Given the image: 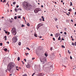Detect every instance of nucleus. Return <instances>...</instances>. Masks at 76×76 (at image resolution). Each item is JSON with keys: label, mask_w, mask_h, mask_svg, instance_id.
<instances>
[{"label": "nucleus", "mask_w": 76, "mask_h": 76, "mask_svg": "<svg viewBox=\"0 0 76 76\" xmlns=\"http://www.w3.org/2000/svg\"><path fill=\"white\" fill-rule=\"evenodd\" d=\"M14 66H15V63L13 62H10L7 66V69L9 71L14 67Z\"/></svg>", "instance_id": "nucleus-1"}, {"label": "nucleus", "mask_w": 76, "mask_h": 76, "mask_svg": "<svg viewBox=\"0 0 76 76\" xmlns=\"http://www.w3.org/2000/svg\"><path fill=\"white\" fill-rule=\"evenodd\" d=\"M23 7L26 10H28L29 9V6H28V4L26 2H23Z\"/></svg>", "instance_id": "nucleus-2"}, {"label": "nucleus", "mask_w": 76, "mask_h": 76, "mask_svg": "<svg viewBox=\"0 0 76 76\" xmlns=\"http://www.w3.org/2000/svg\"><path fill=\"white\" fill-rule=\"evenodd\" d=\"M12 32L14 35H15L16 34V28H13L12 30Z\"/></svg>", "instance_id": "nucleus-3"}, {"label": "nucleus", "mask_w": 76, "mask_h": 76, "mask_svg": "<svg viewBox=\"0 0 76 76\" xmlns=\"http://www.w3.org/2000/svg\"><path fill=\"white\" fill-rule=\"evenodd\" d=\"M40 10L39 8H36L34 10V12L35 13H37L39 11H40Z\"/></svg>", "instance_id": "nucleus-4"}, {"label": "nucleus", "mask_w": 76, "mask_h": 76, "mask_svg": "<svg viewBox=\"0 0 76 76\" xmlns=\"http://www.w3.org/2000/svg\"><path fill=\"white\" fill-rule=\"evenodd\" d=\"M12 40L14 42H17V41H18V38L14 36Z\"/></svg>", "instance_id": "nucleus-5"}, {"label": "nucleus", "mask_w": 76, "mask_h": 76, "mask_svg": "<svg viewBox=\"0 0 76 76\" xmlns=\"http://www.w3.org/2000/svg\"><path fill=\"white\" fill-rule=\"evenodd\" d=\"M26 66L27 68H28V69H29L31 67V65L29 64V63H28L26 65Z\"/></svg>", "instance_id": "nucleus-6"}, {"label": "nucleus", "mask_w": 76, "mask_h": 76, "mask_svg": "<svg viewBox=\"0 0 76 76\" xmlns=\"http://www.w3.org/2000/svg\"><path fill=\"white\" fill-rule=\"evenodd\" d=\"M41 62H43V61H46V58H45L42 59V60H40Z\"/></svg>", "instance_id": "nucleus-7"}, {"label": "nucleus", "mask_w": 76, "mask_h": 76, "mask_svg": "<svg viewBox=\"0 0 76 76\" xmlns=\"http://www.w3.org/2000/svg\"><path fill=\"white\" fill-rule=\"evenodd\" d=\"M58 34H57V33H56L55 34V37H58Z\"/></svg>", "instance_id": "nucleus-8"}, {"label": "nucleus", "mask_w": 76, "mask_h": 76, "mask_svg": "<svg viewBox=\"0 0 76 76\" xmlns=\"http://www.w3.org/2000/svg\"><path fill=\"white\" fill-rule=\"evenodd\" d=\"M6 38H7V36H5L4 37V40H6L7 39Z\"/></svg>", "instance_id": "nucleus-9"}, {"label": "nucleus", "mask_w": 76, "mask_h": 76, "mask_svg": "<svg viewBox=\"0 0 76 76\" xmlns=\"http://www.w3.org/2000/svg\"><path fill=\"white\" fill-rule=\"evenodd\" d=\"M42 23H39V24L38 25V26H39V27L41 26H42Z\"/></svg>", "instance_id": "nucleus-10"}, {"label": "nucleus", "mask_w": 76, "mask_h": 76, "mask_svg": "<svg viewBox=\"0 0 76 76\" xmlns=\"http://www.w3.org/2000/svg\"><path fill=\"white\" fill-rule=\"evenodd\" d=\"M4 32H5V33H6V34H7V33H8V31H6L5 30H4Z\"/></svg>", "instance_id": "nucleus-11"}, {"label": "nucleus", "mask_w": 76, "mask_h": 76, "mask_svg": "<svg viewBox=\"0 0 76 76\" xmlns=\"http://www.w3.org/2000/svg\"><path fill=\"white\" fill-rule=\"evenodd\" d=\"M41 18H42V19L43 21H44L45 18H44V17H43V16H42Z\"/></svg>", "instance_id": "nucleus-12"}, {"label": "nucleus", "mask_w": 76, "mask_h": 76, "mask_svg": "<svg viewBox=\"0 0 76 76\" xmlns=\"http://www.w3.org/2000/svg\"><path fill=\"white\" fill-rule=\"evenodd\" d=\"M15 11L16 12H18V10H17L16 9V8H15Z\"/></svg>", "instance_id": "nucleus-13"}, {"label": "nucleus", "mask_w": 76, "mask_h": 76, "mask_svg": "<svg viewBox=\"0 0 76 76\" xmlns=\"http://www.w3.org/2000/svg\"><path fill=\"white\" fill-rule=\"evenodd\" d=\"M4 51H7V48L4 49Z\"/></svg>", "instance_id": "nucleus-14"}, {"label": "nucleus", "mask_w": 76, "mask_h": 76, "mask_svg": "<svg viewBox=\"0 0 76 76\" xmlns=\"http://www.w3.org/2000/svg\"><path fill=\"white\" fill-rule=\"evenodd\" d=\"M26 25L28 26H30V24H29V23H27Z\"/></svg>", "instance_id": "nucleus-15"}, {"label": "nucleus", "mask_w": 76, "mask_h": 76, "mask_svg": "<svg viewBox=\"0 0 76 76\" xmlns=\"http://www.w3.org/2000/svg\"><path fill=\"white\" fill-rule=\"evenodd\" d=\"M61 47H62V48H65V47H64V45H62Z\"/></svg>", "instance_id": "nucleus-16"}, {"label": "nucleus", "mask_w": 76, "mask_h": 76, "mask_svg": "<svg viewBox=\"0 0 76 76\" xmlns=\"http://www.w3.org/2000/svg\"><path fill=\"white\" fill-rule=\"evenodd\" d=\"M68 53H69V54H70V53H71V52H70V51L69 50H68Z\"/></svg>", "instance_id": "nucleus-17"}, {"label": "nucleus", "mask_w": 76, "mask_h": 76, "mask_svg": "<svg viewBox=\"0 0 76 76\" xmlns=\"http://www.w3.org/2000/svg\"><path fill=\"white\" fill-rule=\"evenodd\" d=\"M34 37H37V34H34Z\"/></svg>", "instance_id": "nucleus-18"}, {"label": "nucleus", "mask_w": 76, "mask_h": 76, "mask_svg": "<svg viewBox=\"0 0 76 76\" xmlns=\"http://www.w3.org/2000/svg\"><path fill=\"white\" fill-rule=\"evenodd\" d=\"M26 49L27 50H28L29 51H30V50H31L30 49H29V48H28V47H27L26 48Z\"/></svg>", "instance_id": "nucleus-19"}, {"label": "nucleus", "mask_w": 76, "mask_h": 76, "mask_svg": "<svg viewBox=\"0 0 76 76\" xmlns=\"http://www.w3.org/2000/svg\"><path fill=\"white\" fill-rule=\"evenodd\" d=\"M14 19H17V17L16 16H15L14 17Z\"/></svg>", "instance_id": "nucleus-20"}, {"label": "nucleus", "mask_w": 76, "mask_h": 76, "mask_svg": "<svg viewBox=\"0 0 76 76\" xmlns=\"http://www.w3.org/2000/svg\"><path fill=\"white\" fill-rule=\"evenodd\" d=\"M18 45H21V43L20 42H19L18 43Z\"/></svg>", "instance_id": "nucleus-21"}, {"label": "nucleus", "mask_w": 76, "mask_h": 76, "mask_svg": "<svg viewBox=\"0 0 76 76\" xmlns=\"http://www.w3.org/2000/svg\"><path fill=\"white\" fill-rule=\"evenodd\" d=\"M18 61H19L20 60V58L19 57H18Z\"/></svg>", "instance_id": "nucleus-22"}, {"label": "nucleus", "mask_w": 76, "mask_h": 76, "mask_svg": "<svg viewBox=\"0 0 76 76\" xmlns=\"http://www.w3.org/2000/svg\"><path fill=\"white\" fill-rule=\"evenodd\" d=\"M70 6H73V4H72V2H70Z\"/></svg>", "instance_id": "nucleus-23"}, {"label": "nucleus", "mask_w": 76, "mask_h": 76, "mask_svg": "<svg viewBox=\"0 0 76 76\" xmlns=\"http://www.w3.org/2000/svg\"><path fill=\"white\" fill-rule=\"evenodd\" d=\"M68 11H69V12H72V9H70L68 10Z\"/></svg>", "instance_id": "nucleus-24"}, {"label": "nucleus", "mask_w": 76, "mask_h": 76, "mask_svg": "<svg viewBox=\"0 0 76 76\" xmlns=\"http://www.w3.org/2000/svg\"><path fill=\"white\" fill-rule=\"evenodd\" d=\"M18 10H20V11H21V10H22V9L20 8H18Z\"/></svg>", "instance_id": "nucleus-25"}, {"label": "nucleus", "mask_w": 76, "mask_h": 76, "mask_svg": "<svg viewBox=\"0 0 76 76\" xmlns=\"http://www.w3.org/2000/svg\"><path fill=\"white\" fill-rule=\"evenodd\" d=\"M23 76H27V75L26 74H25L24 75H23Z\"/></svg>", "instance_id": "nucleus-26"}, {"label": "nucleus", "mask_w": 76, "mask_h": 76, "mask_svg": "<svg viewBox=\"0 0 76 76\" xmlns=\"http://www.w3.org/2000/svg\"><path fill=\"white\" fill-rule=\"evenodd\" d=\"M0 45L1 46H2V45H3V43H0Z\"/></svg>", "instance_id": "nucleus-27"}, {"label": "nucleus", "mask_w": 76, "mask_h": 76, "mask_svg": "<svg viewBox=\"0 0 76 76\" xmlns=\"http://www.w3.org/2000/svg\"><path fill=\"white\" fill-rule=\"evenodd\" d=\"M58 40H60V36L58 38Z\"/></svg>", "instance_id": "nucleus-28"}, {"label": "nucleus", "mask_w": 76, "mask_h": 76, "mask_svg": "<svg viewBox=\"0 0 76 76\" xmlns=\"http://www.w3.org/2000/svg\"><path fill=\"white\" fill-rule=\"evenodd\" d=\"M72 45H75V43H74L73 42L72 43Z\"/></svg>", "instance_id": "nucleus-29"}, {"label": "nucleus", "mask_w": 76, "mask_h": 76, "mask_svg": "<svg viewBox=\"0 0 76 76\" xmlns=\"http://www.w3.org/2000/svg\"><path fill=\"white\" fill-rule=\"evenodd\" d=\"M41 62L42 63V64H44V63H45V61H43V62Z\"/></svg>", "instance_id": "nucleus-30"}, {"label": "nucleus", "mask_w": 76, "mask_h": 76, "mask_svg": "<svg viewBox=\"0 0 76 76\" xmlns=\"http://www.w3.org/2000/svg\"><path fill=\"white\" fill-rule=\"evenodd\" d=\"M13 4H16V2H14L13 3Z\"/></svg>", "instance_id": "nucleus-31"}, {"label": "nucleus", "mask_w": 76, "mask_h": 76, "mask_svg": "<svg viewBox=\"0 0 76 76\" xmlns=\"http://www.w3.org/2000/svg\"><path fill=\"white\" fill-rule=\"evenodd\" d=\"M24 26H25V25H23V24H22L21 26V27H24Z\"/></svg>", "instance_id": "nucleus-32"}, {"label": "nucleus", "mask_w": 76, "mask_h": 76, "mask_svg": "<svg viewBox=\"0 0 76 76\" xmlns=\"http://www.w3.org/2000/svg\"><path fill=\"white\" fill-rule=\"evenodd\" d=\"M24 61H25V62H26V59H24Z\"/></svg>", "instance_id": "nucleus-33"}, {"label": "nucleus", "mask_w": 76, "mask_h": 76, "mask_svg": "<svg viewBox=\"0 0 76 76\" xmlns=\"http://www.w3.org/2000/svg\"><path fill=\"white\" fill-rule=\"evenodd\" d=\"M35 73H33V74L32 75V76H34V75H35Z\"/></svg>", "instance_id": "nucleus-34"}, {"label": "nucleus", "mask_w": 76, "mask_h": 76, "mask_svg": "<svg viewBox=\"0 0 76 76\" xmlns=\"http://www.w3.org/2000/svg\"><path fill=\"white\" fill-rule=\"evenodd\" d=\"M53 41H55L56 40V39H55V38H53Z\"/></svg>", "instance_id": "nucleus-35"}, {"label": "nucleus", "mask_w": 76, "mask_h": 76, "mask_svg": "<svg viewBox=\"0 0 76 76\" xmlns=\"http://www.w3.org/2000/svg\"><path fill=\"white\" fill-rule=\"evenodd\" d=\"M45 56L47 57V54L46 53H45Z\"/></svg>", "instance_id": "nucleus-36"}, {"label": "nucleus", "mask_w": 76, "mask_h": 76, "mask_svg": "<svg viewBox=\"0 0 76 76\" xmlns=\"http://www.w3.org/2000/svg\"><path fill=\"white\" fill-rule=\"evenodd\" d=\"M39 20L40 21H42V19H41V18L40 19H39Z\"/></svg>", "instance_id": "nucleus-37"}, {"label": "nucleus", "mask_w": 76, "mask_h": 76, "mask_svg": "<svg viewBox=\"0 0 76 76\" xmlns=\"http://www.w3.org/2000/svg\"><path fill=\"white\" fill-rule=\"evenodd\" d=\"M34 59H35V58H32V60H34Z\"/></svg>", "instance_id": "nucleus-38"}, {"label": "nucleus", "mask_w": 76, "mask_h": 76, "mask_svg": "<svg viewBox=\"0 0 76 76\" xmlns=\"http://www.w3.org/2000/svg\"><path fill=\"white\" fill-rule=\"evenodd\" d=\"M64 34L65 35H66V34H67V33H66V32H64Z\"/></svg>", "instance_id": "nucleus-39"}, {"label": "nucleus", "mask_w": 76, "mask_h": 76, "mask_svg": "<svg viewBox=\"0 0 76 76\" xmlns=\"http://www.w3.org/2000/svg\"><path fill=\"white\" fill-rule=\"evenodd\" d=\"M4 2H6V0H4L3 1V3H4Z\"/></svg>", "instance_id": "nucleus-40"}, {"label": "nucleus", "mask_w": 76, "mask_h": 76, "mask_svg": "<svg viewBox=\"0 0 76 76\" xmlns=\"http://www.w3.org/2000/svg\"><path fill=\"white\" fill-rule=\"evenodd\" d=\"M53 36V34H50V36H51V37H52V36Z\"/></svg>", "instance_id": "nucleus-41"}, {"label": "nucleus", "mask_w": 76, "mask_h": 76, "mask_svg": "<svg viewBox=\"0 0 76 76\" xmlns=\"http://www.w3.org/2000/svg\"><path fill=\"white\" fill-rule=\"evenodd\" d=\"M71 22H73V20H71Z\"/></svg>", "instance_id": "nucleus-42"}, {"label": "nucleus", "mask_w": 76, "mask_h": 76, "mask_svg": "<svg viewBox=\"0 0 76 76\" xmlns=\"http://www.w3.org/2000/svg\"><path fill=\"white\" fill-rule=\"evenodd\" d=\"M75 45L76 46V42H75Z\"/></svg>", "instance_id": "nucleus-43"}, {"label": "nucleus", "mask_w": 76, "mask_h": 76, "mask_svg": "<svg viewBox=\"0 0 76 76\" xmlns=\"http://www.w3.org/2000/svg\"><path fill=\"white\" fill-rule=\"evenodd\" d=\"M70 59H72V57L71 56H70Z\"/></svg>", "instance_id": "nucleus-44"}, {"label": "nucleus", "mask_w": 76, "mask_h": 76, "mask_svg": "<svg viewBox=\"0 0 76 76\" xmlns=\"http://www.w3.org/2000/svg\"><path fill=\"white\" fill-rule=\"evenodd\" d=\"M18 18L19 19H20V16H18Z\"/></svg>", "instance_id": "nucleus-45"}, {"label": "nucleus", "mask_w": 76, "mask_h": 76, "mask_svg": "<svg viewBox=\"0 0 76 76\" xmlns=\"http://www.w3.org/2000/svg\"><path fill=\"white\" fill-rule=\"evenodd\" d=\"M50 50L51 51H52V48H51Z\"/></svg>", "instance_id": "nucleus-46"}, {"label": "nucleus", "mask_w": 76, "mask_h": 76, "mask_svg": "<svg viewBox=\"0 0 76 76\" xmlns=\"http://www.w3.org/2000/svg\"><path fill=\"white\" fill-rule=\"evenodd\" d=\"M7 44H9V42H7Z\"/></svg>", "instance_id": "nucleus-47"}, {"label": "nucleus", "mask_w": 76, "mask_h": 76, "mask_svg": "<svg viewBox=\"0 0 76 76\" xmlns=\"http://www.w3.org/2000/svg\"><path fill=\"white\" fill-rule=\"evenodd\" d=\"M16 7L18 8V7H19V5H17L16 6Z\"/></svg>", "instance_id": "nucleus-48"}, {"label": "nucleus", "mask_w": 76, "mask_h": 76, "mask_svg": "<svg viewBox=\"0 0 76 76\" xmlns=\"http://www.w3.org/2000/svg\"><path fill=\"white\" fill-rule=\"evenodd\" d=\"M55 20V21H57V19L56 18Z\"/></svg>", "instance_id": "nucleus-49"}, {"label": "nucleus", "mask_w": 76, "mask_h": 76, "mask_svg": "<svg viewBox=\"0 0 76 76\" xmlns=\"http://www.w3.org/2000/svg\"><path fill=\"white\" fill-rule=\"evenodd\" d=\"M66 15H68V16H69V15H70L69 14H68V13H66Z\"/></svg>", "instance_id": "nucleus-50"}, {"label": "nucleus", "mask_w": 76, "mask_h": 76, "mask_svg": "<svg viewBox=\"0 0 76 76\" xmlns=\"http://www.w3.org/2000/svg\"><path fill=\"white\" fill-rule=\"evenodd\" d=\"M62 40L63 41H64V39L62 38Z\"/></svg>", "instance_id": "nucleus-51"}, {"label": "nucleus", "mask_w": 76, "mask_h": 76, "mask_svg": "<svg viewBox=\"0 0 76 76\" xmlns=\"http://www.w3.org/2000/svg\"><path fill=\"white\" fill-rule=\"evenodd\" d=\"M21 62L22 63H23V64H24V62H23V61H21Z\"/></svg>", "instance_id": "nucleus-52"}, {"label": "nucleus", "mask_w": 76, "mask_h": 76, "mask_svg": "<svg viewBox=\"0 0 76 76\" xmlns=\"http://www.w3.org/2000/svg\"><path fill=\"white\" fill-rule=\"evenodd\" d=\"M72 41H74V39L72 38Z\"/></svg>", "instance_id": "nucleus-53"}, {"label": "nucleus", "mask_w": 76, "mask_h": 76, "mask_svg": "<svg viewBox=\"0 0 76 76\" xmlns=\"http://www.w3.org/2000/svg\"><path fill=\"white\" fill-rule=\"evenodd\" d=\"M76 12H75V15H76Z\"/></svg>", "instance_id": "nucleus-54"}, {"label": "nucleus", "mask_w": 76, "mask_h": 76, "mask_svg": "<svg viewBox=\"0 0 76 76\" xmlns=\"http://www.w3.org/2000/svg\"><path fill=\"white\" fill-rule=\"evenodd\" d=\"M60 34H63V32L62 31H61L60 32Z\"/></svg>", "instance_id": "nucleus-55"}, {"label": "nucleus", "mask_w": 76, "mask_h": 76, "mask_svg": "<svg viewBox=\"0 0 76 76\" xmlns=\"http://www.w3.org/2000/svg\"><path fill=\"white\" fill-rule=\"evenodd\" d=\"M61 3H63V0L61 1Z\"/></svg>", "instance_id": "nucleus-56"}, {"label": "nucleus", "mask_w": 76, "mask_h": 76, "mask_svg": "<svg viewBox=\"0 0 76 76\" xmlns=\"http://www.w3.org/2000/svg\"><path fill=\"white\" fill-rule=\"evenodd\" d=\"M23 19H24V20H25V17H23Z\"/></svg>", "instance_id": "nucleus-57"}, {"label": "nucleus", "mask_w": 76, "mask_h": 76, "mask_svg": "<svg viewBox=\"0 0 76 76\" xmlns=\"http://www.w3.org/2000/svg\"><path fill=\"white\" fill-rule=\"evenodd\" d=\"M1 2H3V0H1Z\"/></svg>", "instance_id": "nucleus-58"}, {"label": "nucleus", "mask_w": 76, "mask_h": 76, "mask_svg": "<svg viewBox=\"0 0 76 76\" xmlns=\"http://www.w3.org/2000/svg\"><path fill=\"white\" fill-rule=\"evenodd\" d=\"M10 34V32H8V35H9Z\"/></svg>", "instance_id": "nucleus-59"}, {"label": "nucleus", "mask_w": 76, "mask_h": 76, "mask_svg": "<svg viewBox=\"0 0 76 76\" xmlns=\"http://www.w3.org/2000/svg\"><path fill=\"white\" fill-rule=\"evenodd\" d=\"M41 7H44L43 6V5H41Z\"/></svg>", "instance_id": "nucleus-60"}, {"label": "nucleus", "mask_w": 76, "mask_h": 76, "mask_svg": "<svg viewBox=\"0 0 76 76\" xmlns=\"http://www.w3.org/2000/svg\"><path fill=\"white\" fill-rule=\"evenodd\" d=\"M40 38H42V36H40V37H39Z\"/></svg>", "instance_id": "nucleus-61"}, {"label": "nucleus", "mask_w": 76, "mask_h": 76, "mask_svg": "<svg viewBox=\"0 0 76 76\" xmlns=\"http://www.w3.org/2000/svg\"><path fill=\"white\" fill-rule=\"evenodd\" d=\"M1 18L2 19H3V18H4V17H2Z\"/></svg>", "instance_id": "nucleus-62"}, {"label": "nucleus", "mask_w": 76, "mask_h": 76, "mask_svg": "<svg viewBox=\"0 0 76 76\" xmlns=\"http://www.w3.org/2000/svg\"><path fill=\"white\" fill-rule=\"evenodd\" d=\"M71 38H73V37H72V36H71Z\"/></svg>", "instance_id": "nucleus-63"}, {"label": "nucleus", "mask_w": 76, "mask_h": 76, "mask_svg": "<svg viewBox=\"0 0 76 76\" xmlns=\"http://www.w3.org/2000/svg\"><path fill=\"white\" fill-rule=\"evenodd\" d=\"M74 25H75V26H76V24H75Z\"/></svg>", "instance_id": "nucleus-64"}]
</instances>
